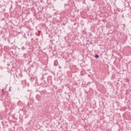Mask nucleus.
Segmentation results:
<instances>
[{
	"label": "nucleus",
	"instance_id": "5",
	"mask_svg": "<svg viewBox=\"0 0 131 131\" xmlns=\"http://www.w3.org/2000/svg\"><path fill=\"white\" fill-rule=\"evenodd\" d=\"M58 68H59V69H61V68H62L61 67H58Z\"/></svg>",
	"mask_w": 131,
	"mask_h": 131
},
{
	"label": "nucleus",
	"instance_id": "4",
	"mask_svg": "<svg viewBox=\"0 0 131 131\" xmlns=\"http://www.w3.org/2000/svg\"><path fill=\"white\" fill-rule=\"evenodd\" d=\"M21 50H25V47H21Z\"/></svg>",
	"mask_w": 131,
	"mask_h": 131
},
{
	"label": "nucleus",
	"instance_id": "2",
	"mask_svg": "<svg viewBox=\"0 0 131 131\" xmlns=\"http://www.w3.org/2000/svg\"><path fill=\"white\" fill-rule=\"evenodd\" d=\"M16 78H21L23 76L21 74H18V73H16Z\"/></svg>",
	"mask_w": 131,
	"mask_h": 131
},
{
	"label": "nucleus",
	"instance_id": "1",
	"mask_svg": "<svg viewBox=\"0 0 131 131\" xmlns=\"http://www.w3.org/2000/svg\"><path fill=\"white\" fill-rule=\"evenodd\" d=\"M36 99H37L38 101H40L41 100V97L39 95H37V96H36Z\"/></svg>",
	"mask_w": 131,
	"mask_h": 131
},
{
	"label": "nucleus",
	"instance_id": "3",
	"mask_svg": "<svg viewBox=\"0 0 131 131\" xmlns=\"http://www.w3.org/2000/svg\"><path fill=\"white\" fill-rule=\"evenodd\" d=\"M99 57V55H98V54H95V58H96V59H98Z\"/></svg>",
	"mask_w": 131,
	"mask_h": 131
}]
</instances>
